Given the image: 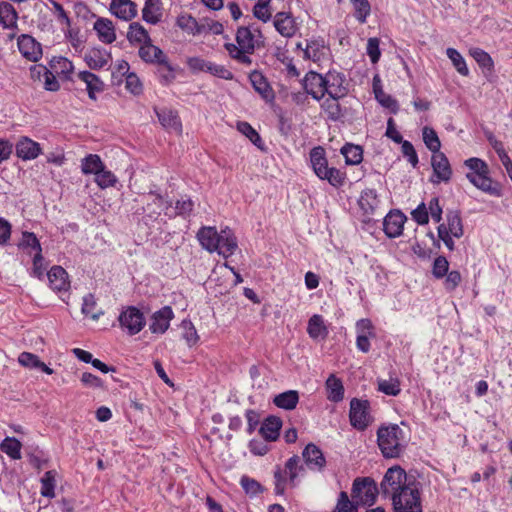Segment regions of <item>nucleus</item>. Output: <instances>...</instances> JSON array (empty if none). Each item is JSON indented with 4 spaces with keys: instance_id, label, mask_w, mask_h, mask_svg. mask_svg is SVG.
I'll use <instances>...</instances> for the list:
<instances>
[{
    "instance_id": "f257e3e1",
    "label": "nucleus",
    "mask_w": 512,
    "mask_h": 512,
    "mask_svg": "<svg viewBox=\"0 0 512 512\" xmlns=\"http://www.w3.org/2000/svg\"><path fill=\"white\" fill-rule=\"evenodd\" d=\"M196 236L203 249L217 252L224 258L233 255L238 248L236 237L228 226H201Z\"/></svg>"
},
{
    "instance_id": "f03ea898",
    "label": "nucleus",
    "mask_w": 512,
    "mask_h": 512,
    "mask_svg": "<svg viewBox=\"0 0 512 512\" xmlns=\"http://www.w3.org/2000/svg\"><path fill=\"white\" fill-rule=\"evenodd\" d=\"M237 45L233 43L225 44L229 55L244 65H251L250 55L254 53L255 48L262 43V34L258 27L254 25L241 26L236 32Z\"/></svg>"
},
{
    "instance_id": "7ed1b4c3",
    "label": "nucleus",
    "mask_w": 512,
    "mask_h": 512,
    "mask_svg": "<svg viewBox=\"0 0 512 512\" xmlns=\"http://www.w3.org/2000/svg\"><path fill=\"white\" fill-rule=\"evenodd\" d=\"M149 197L151 202L147 203L145 211L152 221L165 222L163 219H158L162 212L169 217L173 214L186 217L190 215L194 207V202L186 197L177 200L175 207L168 205V202L159 194L151 193Z\"/></svg>"
},
{
    "instance_id": "20e7f679",
    "label": "nucleus",
    "mask_w": 512,
    "mask_h": 512,
    "mask_svg": "<svg viewBox=\"0 0 512 512\" xmlns=\"http://www.w3.org/2000/svg\"><path fill=\"white\" fill-rule=\"evenodd\" d=\"M404 432L397 424L382 425L377 430L378 447L385 458H397L404 449Z\"/></svg>"
},
{
    "instance_id": "39448f33",
    "label": "nucleus",
    "mask_w": 512,
    "mask_h": 512,
    "mask_svg": "<svg viewBox=\"0 0 512 512\" xmlns=\"http://www.w3.org/2000/svg\"><path fill=\"white\" fill-rule=\"evenodd\" d=\"M304 472L297 455L290 457L283 468L277 466L274 471V491L276 495H284L286 488H294L298 484L299 475Z\"/></svg>"
},
{
    "instance_id": "423d86ee",
    "label": "nucleus",
    "mask_w": 512,
    "mask_h": 512,
    "mask_svg": "<svg viewBox=\"0 0 512 512\" xmlns=\"http://www.w3.org/2000/svg\"><path fill=\"white\" fill-rule=\"evenodd\" d=\"M310 163L313 171L321 180H327L334 187L342 186L345 174L339 169L328 166L325 150L318 146L310 151Z\"/></svg>"
},
{
    "instance_id": "0eeeda50",
    "label": "nucleus",
    "mask_w": 512,
    "mask_h": 512,
    "mask_svg": "<svg viewBox=\"0 0 512 512\" xmlns=\"http://www.w3.org/2000/svg\"><path fill=\"white\" fill-rule=\"evenodd\" d=\"M394 512H422L421 493L414 482L391 499Z\"/></svg>"
},
{
    "instance_id": "6e6552de",
    "label": "nucleus",
    "mask_w": 512,
    "mask_h": 512,
    "mask_svg": "<svg viewBox=\"0 0 512 512\" xmlns=\"http://www.w3.org/2000/svg\"><path fill=\"white\" fill-rule=\"evenodd\" d=\"M378 493L377 484L370 477H358L353 481L351 495L357 504L373 505Z\"/></svg>"
},
{
    "instance_id": "1a4fd4ad",
    "label": "nucleus",
    "mask_w": 512,
    "mask_h": 512,
    "mask_svg": "<svg viewBox=\"0 0 512 512\" xmlns=\"http://www.w3.org/2000/svg\"><path fill=\"white\" fill-rule=\"evenodd\" d=\"M407 482V474L400 466L390 467L380 483V491L385 497L392 499L394 495L404 489V486H409Z\"/></svg>"
},
{
    "instance_id": "9d476101",
    "label": "nucleus",
    "mask_w": 512,
    "mask_h": 512,
    "mask_svg": "<svg viewBox=\"0 0 512 512\" xmlns=\"http://www.w3.org/2000/svg\"><path fill=\"white\" fill-rule=\"evenodd\" d=\"M369 410V401L353 398L350 401V424L357 430H365L372 422V417Z\"/></svg>"
},
{
    "instance_id": "9b49d317",
    "label": "nucleus",
    "mask_w": 512,
    "mask_h": 512,
    "mask_svg": "<svg viewBox=\"0 0 512 512\" xmlns=\"http://www.w3.org/2000/svg\"><path fill=\"white\" fill-rule=\"evenodd\" d=\"M119 324L129 335L138 334L145 326L143 313L134 306L125 308L118 317Z\"/></svg>"
},
{
    "instance_id": "f8f14e48",
    "label": "nucleus",
    "mask_w": 512,
    "mask_h": 512,
    "mask_svg": "<svg viewBox=\"0 0 512 512\" xmlns=\"http://www.w3.org/2000/svg\"><path fill=\"white\" fill-rule=\"evenodd\" d=\"M345 81V77L342 74L336 71H329L325 74V94L334 99L343 98L348 92Z\"/></svg>"
},
{
    "instance_id": "ddd939ff",
    "label": "nucleus",
    "mask_w": 512,
    "mask_h": 512,
    "mask_svg": "<svg viewBox=\"0 0 512 512\" xmlns=\"http://www.w3.org/2000/svg\"><path fill=\"white\" fill-rule=\"evenodd\" d=\"M97 39L103 44H112L117 39L116 27L109 18L98 17L93 23Z\"/></svg>"
},
{
    "instance_id": "4468645a",
    "label": "nucleus",
    "mask_w": 512,
    "mask_h": 512,
    "mask_svg": "<svg viewBox=\"0 0 512 512\" xmlns=\"http://www.w3.org/2000/svg\"><path fill=\"white\" fill-rule=\"evenodd\" d=\"M431 164L433 168L434 177L433 183L448 182L452 176V170L448 158L442 153L438 152L432 155Z\"/></svg>"
},
{
    "instance_id": "2eb2a0df",
    "label": "nucleus",
    "mask_w": 512,
    "mask_h": 512,
    "mask_svg": "<svg viewBox=\"0 0 512 512\" xmlns=\"http://www.w3.org/2000/svg\"><path fill=\"white\" fill-rule=\"evenodd\" d=\"M174 317V312L170 306H164L160 310L153 313L149 329L154 334L165 333L169 326L170 321Z\"/></svg>"
},
{
    "instance_id": "dca6fc26",
    "label": "nucleus",
    "mask_w": 512,
    "mask_h": 512,
    "mask_svg": "<svg viewBox=\"0 0 512 512\" xmlns=\"http://www.w3.org/2000/svg\"><path fill=\"white\" fill-rule=\"evenodd\" d=\"M15 150L17 157L24 161L34 160L42 153L40 144L26 136L19 138Z\"/></svg>"
},
{
    "instance_id": "f3484780",
    "label": "nucleus",
    "mask_w": 512,
    "mask_h": 512,
    "mask_svg": "<svg viewBox=\"0 0 512 512\" xmlns=\"http://www.w3.org/2000/svg\"><path fill=\"white\" fill-rule=\"evenodd\" d=\"M302 457L307 467L314 471H322L326 466V459L322 450L314 443L306 445L302 452Z\"/></svg>"
},
{
    "instance_id": "a211bd4d",
    "label": "nucleus",
    "mask_w": 512,
    "mask_h": 512,
    "mask_svg": "<svg viewBox=\"0 0 512 512\" xmlns=\"http://www.w3.org/2000/svg\"><path fill=\"white\" fill-rule=\"evenodd\" d=\"M305 91L315 100H320L325 95V75L310 71L303 81Z\"/></svg>"
},
{
    "instance_id": "6ab92c4d",
    "label": "nucleus",
    "mask_w": 512,
    "mask_h": 512,
    "mask_svg": "<svg viewBox=\"0 0 512 512\" xmlns=\"http://www.w3.org/2000/svg\"><path fill=\"white\" fill-rule=\"evenodd\" d=\"M109 11L118 19L130 21L137 16V5L132 0H111Z\"/></svg>"
},
{
    "instance_id": "aec40b11",
    "label": "nucleus",
    "mask_w": 512,
    "mask_h": 512,
    "mask_svg": "<svg viewBox=\"0 0 512 512\" xmlns=\"http://www.w3.org/2000/svg\"><path fill=\"white\" fill-rule=\"evenodd\" d=\"M112 60L111 53L105 48L93 47L85 53L84 61L90 69L100 70Z\"/></svg>"
},
{
    "instance_id": "412c9836",
    "label": "nucleus",
    "mask_w": 512,
    "mask_h": 512,
    "mask_svg": "<svg viewBox=\"0 0 512 512\" xmlns=\"http://www.w3.org/2000/svg\"><path fill=\"white\" fill-rule=\"evenodd\" d=\"M20 53L28 60L36 62L42 56L40 43L30 35L22 34L17 41Z\"/></svg>"
},
{
    "instance_id": "4be33fe9",
    "label": "nucleus",
    "mask_w": 512,
    "mask_h": 512,
    "mask_svg": "<svg viewBox=\"0 0 512 512\" xmlns=\"http://www.w3.org/2000/svg\"><path fill=\"white\" fill-rule=\"evenodd\" d=\"M488 174L489 173H467L466 177L478 189L489 195L498 197L501 195V188L498 183L492 181Z\"/></svg>"
},
{
    "instance_id": "5701e85b",
    "label": "nucleus",
    "mask_w": 512,
    "mask_h": 512,
    "mask_svg": "<svg viewBox=\"0 0 512 512\" xmlns=\"http://www.w3.org/2000/svg\"><path fill=\"white\" fill-rule=\"evenodd\" d=\"M250 82L255 91L266 101L273 102L275 94L264 75L259 71H253L249 75Z\"/></svg>"
},
{
    "instance_id": "b1692460",
    "label": "nucleus",
    "mask_w": 512,
    "mask_h": 512,
    "mask_svg": "<svg viewBox=\"0 0 512 512\" xmlns=\"http://www.w3.org/2000/svg\"><path fill=\"white\" fill-rule=\"evenodd\" d=\"M77 78L86 86V91L91 100H96L97 94L104 90V82L90 71H80Z\"/></svg>"
},
{
    "instance_id": "393cba45",
    "label": "nucleus",
    "mask_w": 512,
    "mask_h": 512,
    "mask_svg": "<svg viewBox=\"0 0 512 512\" xmlns=\"http://www.w3.org/2000/svg\"><path fill=\"white\" fill-rule=\"evenodd\" d=\"M47 277L51 289L56 292H66L70 287L68 274L61 266H53L48 272Z\"/></svg>"
},
{
    "instance_id": "a878e982",
    "label": "nucleus",
    "mask_w": 512,
    "mask_h": 512,
    "mask_svg": "<svg viewBox=\"0 0 512 512\" xmlns=\"http://www.w3.org/2000/svg\"><path fill=\"white\" fill-rule=\"evenodd\" d=\"M274 27L279 34L287 38L294 36L298 30L295 19L284 12H279L275 15Z\"/></svg>"
},
{
    "instance_id": "bb28decb",
    "label": "nucleus",
    "mask_w": 512,
    "mask_h": 512,
    "mask_svg": "<svg viewBox=\"0 0 512 512\" xmlns=\"http://www.w3.org/2000/svg\"><path fill=\"white\" fill-rule=\"evenodd\" d=\"M327 50L324 39L312 38L307 41L305 49H303V55L305 59L318 62L325 57Z\"/></svg>"
},
{
    "instance_id": "cd10ccee",
    "label": "nucleus",
    "mask_w": 512,
    "mask_h": 512,
    "mask_svg": "<svg viewBox=\"0 0 512 512\" xmlns=\"http://www.w3.org/2000/svg\"><path fill=\"white\" fill-rule=\"evenodd\" d=\"M163 16V6L161 0H145L142 9V18L145 22L156 25Z\"/></svg>"
},
{
    "instance_id": "c85d7f7f",
    "label": "nucleus",
    "mask_w": 512,
    "mask_h": 512,
    "mask_svg": "<svg viewBox=\"0 0 512 512\" xmlns=\"http://www.w3.org/2000/svg\"><path fill=\"white\" fill-rule=\"evenodd\" d=\"M282 427V421L279 417L269 416L262 423L259 433L266 441H275Z\"/></svg>"
},
{
    "instance_id": "c756f323",
    "label": "nucleus",
    "mask_w": 512,
    "mask_h": 512,
    "mask_svg": "<svg viewBox=\"0 0 512 512\" xmlns=\"http://www.w3.org/2000/svg\"><path fill=\"white\" fill-rule=\"evenodd\" d=\"M138 54L144 62L152 64H158L160 61H164L166 57L165 53L159 47L152 44V41L142 44Z\"/></svg>"
},
{
    "instance_id": "7c9ffc66",
    "label": "nucleus",
    "mask_w": 512,
    "mask_h": 512,
    "mask_svg": "<svg viewBox=\"0 0 512 512\" xmlns=\"http://www.w3.org/2000/svg\"><path fill=\"white\" fill-rule=\"evenodd\" d=\"M327 399L331 402H340L344 398V386L340 378L334 374L329 375L325 382Z\"/></svg>"
},
{
    "instance_id": "2f4dec72",
    "label": "nucleus",
    "mask_w": 512,
    "mask_h": 512,
    "mask_svg": "<svg viewBox=\"0 0 512 512\" xmlns=\"http://www.w3.org/2000/svg\"><path fill=\"white\" fill-rule=\"evenodd\" d=\"M156 114L163 127L174 130L175 132H181L182 124L175 111L163 108L156 110Z\"/></svg>"
},
{
    "instance_id": "473e14b6",
    "label": "nucleus",
    "mask_w": 512,
    "mask_h": 512,
    "mask_svg": "<svg viewBox=\"0 0 512 512\" xmlns=\"http://www.w3.org/2000/svg\"><path fill=\"white\" fill-rule=\"evenodd\" d=\"M18 14L15 8L8 2L0 3V24L5 29L17 27Z\"/></svg>"
},
{
    "instance_id": "72a5a7b5",
    "label": "nucleus",
    "mask_w": 512,
    "mask_h": 512,
    "mask_svg": "<svg viewBox=\"0 0 512 512\" xmlns=\"http://www.w3.org/2000/svg\"><path fill=\"white\" fill-rule=\"evenodd\" d=\"M31 73L33 77L37 75V77H44V88L48 91H58L60 88L59 82L57 81L54 73L49 71L45 66L38 65L34 66L31 69Z\"/></svg>"
},
{
    "instance_id": "f704fd0d",
    "label": "nucleus",
    "mask_w": 512,
    "mask_h": 512,
    "mask_svg": "<svg viewBox=\"0 0 512 512\" xmlns=\"http://www.w3.org/2000/svg\"><path fill=\"white\" fill-rule=\"evenodd\" d=\"M299 402V394L295 390H288L276 395L273 403L281 409L292 410Z\"/></svg>"
},
{
    "instance_id": "c9c22d12",
    "label": "nucleus",
    "mask_w": 512,
    "mask_h": 512,
    "mask_svg": "<svg viewBox=\"0 0 512 512\" xmlns=\"http://www.w3.org/2000/svg\"><path fill=\"white\" fill-rule=\"evenodd\" d=\"M51 69L54 73L67 80H72L74 66L73 63L65 57H54L50 62Z\"/></svg>"
},
{
    "instance_id": "e433bc0d",
    "label": "nucleus",
    "mask_w": 512,
    "mask_h": 512,
    "mask_svg": "<svg viewBox=\"0 0 512 512\" xmlns=\"http://www.w3.org/2000/svg\"><path fill=\"white\" fill-rule=\"evenodd\" d=\"M104 166L103 161L97 154H88L81 160V172L84 175H96L101 172V168Z\"/></svg>"
},
{
    "instance_id": "4c0bfd02",
    "label": "nucleus",
    "mask_w": 512,
    "mask_h": 512,
    "mask_svg": "<svg viewBox=\"0 0 512 512\" xmlns=\"http://www.w3.org/2000/svg\"><path fill=\"white\" fill-rule=\"evenodd\" d=\"M307 333L312 339L326 337L328 332L326 326L324 325L323 317L321 315L315 314L309 319Z\"/></svg>"
},
{
    "instance_id": "58836bf2",
    "label": "nucleus",
    "mask_w": 512,
    "mask_h": 512,
    "mask_svg": "<svg viewBox=\"0 0 512 512\" xmlns=\"http://www.w3.org/2000/svg\"><path fill=\"white\" fill-rule=\"evenodd\" d=\"M127 39L132 44L140 43L141 45L151 41L148 31L138 22L129 25Z\"/></svg>"
},
{
    "instance_id": "ea45409f",
    "label": "nucleus",
    "mask_w": 512,
    "mask_h": 512,
    "mask_svg": "<svg viewBox=\"0 0 512 512\" xmlns=\"http://www.w3.org/2000/svg\"><path fill=\"white\" fill-rule=\"evenodd\" d=\"M19 248L24 250L28 255L33 256L35 253H41V244L34 233L23 232Z\"/></svg>"
},
{
    "instance_id": "a19ab883",
    "label": "nucleus",
    "mask_w": 512,
    "mask_h": 512,
    "mask_svg": "<svg viewBox=\"0 0 512 512\" xmlns=\"http://www.w3.org/2000/svg\"><path fill=\"white\" fill-rule=\"evenodd\" d=\"M22 444L14 437H6L0 444V449L13 460L21 459Z\"/></svg>"
},
{
    "instance_id": "79ce46f5",
    "label": "nucleus",
    "mask_w": 512,
    "mask_h": 512,
    "mask_svg": "<svg viewBox=\"0 0 512 512\" xmlns=\"http://www.w3.org/2000/svg\"><path fill=\"white\" fill-rule=\"evenodd\" d=\"M341 154L348 165H357L363 160V150L359 145L345 144L341 148Z\"/></svg>"
},
{
    "instance_id": "37998d69",
    "label": "nucleus",
    "mask_w": 512,
    "mask_h": 512,
    "mask_svg": "<svg viewBox=\"0 0 512 512\" xmlns=\"http://www.w3.org/2000/svg\"><path fill=\"white\" fill-rule=\"evenodd\" d=\"M378 203V196L374 189H366L361 193L359 206L364 211V213H373Z\"/></svg>"
},
{
    "instance_id": "c03bdc74",
    "label": "nucleus",
    "mask_w": 512,
    "mask_h": 512,
    "mask_svg": "<svg viewBox=\"0 0 512 512\" xmlns=\"http://www.w3.org/2000/svg\"><path fill=\"white\" fill-rule=\"evenodd\" d=\"M55 486H56V471L50 470L45 472L41 478V490L40 493L43 497L54 498L55 497Z\"/></svg>"
},
{
    "instance_id": "a18cd8bd",
    "label": "nucleus",
    "mask_w": 512,
    "mask_h": 512,
    "mask_svg": "<svg viewBox=\"0 0 512 512\" xmlns=\"http://www.w3.org/2000/svg\"><path fill=\"white\" fill-rule=\"evenodd\" d=\"M469 54L482 69H485L489 72L493 70V60L486 51L481 48L474 47L469 50Z\"/></svg>"
},
{
    "instance_id": "49530a36",
    "label": "nucleus",
    "mask_w": 512,
    "mask_h": 512,
    "mask_svg": "<svg viewBox=\"0 0 512 512\" xmlns=\"http://www.w3.org/2000/svg\"><path fill=\"white\" fill-rule=\"evenodd\" d=\"M81 311L84 315L90 316L93 320H98L103 315L102 310L97 309V302L93 294H87L83 297Z\"/></svg>"
},
{
    "instance_id": "de8ad7c7",
    "label": "nucleus",
    "mask_w": 512,
    "mask_h": 512,
    "mask_svg": "<svg viewBox=\"0 0 512 512\" xmlns=\"http://www.w3.org/2000/svg\"><path fill=\"white\" fill-rule=\"evenodd\" d=\"M423 141L426 147L433 153L440 152L441 142L436 131L428 126H425L422 130Z\"/></svg>"
},
{
    "instance_id": "09e8293b",
    "label": "nucleus",
    "mask_w": 512,
    "mask_h": 512,
    "mask_svg": "<svg viewBox=\"0 0 512 512\" xmlns=\"http://www.w3.org/2000/svg\"><path fill=\"white\" fill-rule=\"evenodd\" d=\"M157 75L160 82L164 85L171 83L175 79V68L169 63L167 56L164 61L157 64Z\"/></svg>"
},
{
    "instance_id": "8fccbe9b",
    "label": "nucleus",
    "mask_w": 512,
    "mask_h": 512,
    "mask_svg": "<svg viewBox=\"0 0 512 512\" xmlns=\"http://www.w3.org/2000/svg\"><path fill=\"white\" fill-rule=\"evenodd\" d=\"M446 55L451 60L454 68L459 74L462 76L469 75V69L464 57L455 48H447Z\"/></svg>"
},
{
    "instance_id": "3c124183",
    "label": "nucleus",
    "mask_w": 512,
    "mask_h": 512,
    "mask_svg": "<svg viewBox=\"0 0 512 512\" xmlns=\"http://www.w3.org/2000/svg\"><path fill=\"white\" fill-rule=\"evenodd\" d=\"M177 26L188 34L198 35L199 22L189 14H182L177 17Z\"/></svg>"
},
{
    "instance_id": "603ef678",
    "label": "nucleus",
    "mask_w": 512,
    "mask_h": 512,
    "mask_svg": "<svg viewBox=\"0 0 512 512\" xmlns=\"http://www.w3.org/2000/svg\"><path fill=\"white\" fill-rule=\"evenodd\" d=\"M95 183L101 188L106 189L114 187L118 181L117 177L110 170H107L105 165L101 168V172H98L94 177Z\"/></svg>"
},
{
    "instance_id": "864d4df0",
    "label": "nucleus",
    "mask_w": 512,
    "mask_h": 512,
    "mask_svg": "<svg viewBox=\"0 0 512 512\" xmlns=\"http://www.w3.org/2000/svg\"><path fill=\"white\" fill-rule=\"evenodd\" d=\"M354 9V17L361 24L366 23L368 16L371 13V6L368 0H354L350 1Z\"/></svg>"
},
{
    "instance_id": "5fc2aeb1",
    "label": "nucleus",
    "mask_w": 512,
    "mask_h": 512,
    "mask_svg": "<svg viewBox=\"0 0 512 512\" xmlns=\"http://www.w3.org/2000/svg\"><path fill=\"white\" fill-rule=\"evenodd\" d=\"M240 485L250 497H255L264 491V487L257 480L247 475H243L240 478Z\"/></svg>"
},
{
    "instance_id": "6e6d98bb",
    "label": "nucleus",
    "mask_w": 512,
    "mask_h": 512,
    "mask_svg": "<svg viewBox=\"0 0 512 512\" xmlns=\"http://www.w3.org/2000/svg\"><path fill=\"white\" fill-rule=\"evenodd\" d=\"M357 505V503L349 499L347 492L341 491L333 512H357Z\"/></svg>"
},
{
    "instance_id": "4d7b16f0",
    "label": "nucleus",
    "mask_w": 512,
    "mask_h": 512,
    "mask_svg": "<svg viewBox=\"0 0 512 512\" xmlns=\"http://www.w3.org/2000/svg\"><path fill=\"white\" fill-rule=\"evenodd\" d=\"M378 390L389 396H397L401 392L400 381L397 378L378 380Z\"/></svg>"
},
{
    "instance_id": "13d9d810",
    "label": "nucleus",
    "mask_w": 512,
    "mask_h": 512,
    "mask_svg": "<svg viewBox=\"0 0 512 512\" xmlns=\"http://www.w3.org/2000/svg\"><path fill=\"white\" fill-rule=\"evenodd\" d=\"M237 129L240 133L245 135L256 147L262 148V139L259 133L248 123L239 122Z\"/></svg>"
},
{
    "instance_id": "bf43d9fd",
    "label": "nucleus",
    "mask_w": 512,
    "mask_h": 512,
    "mask_svg": "<svg viewBox=\"0 0 512 512\" xmlns=\"http://www.w3.org/2000/svg\"><path fill=\"white\" fill-rule=\"evenodd\" d=\"M339 99L329 98L326 99L323 104L322 108L327 114L328 118L330 120L336 121L342 116L341 107L338 103Z\"/></svg>"
},
{
    "instance_id": "052dcab7",
    "label": "nucleus",
    "mask_w": 512,
    "mask_h": 512,
    "mask_svg": "<svg viewBox=\"0 0 512 512\" xmlns=\"http://www.w3.org/2000/svg\"><path fill=\"white\" fill-rule=\"evenodd\" d=\"M199 30L201 31L198 32V35H205L208 33L220 35L224 31V27L218 21L203 19L201 22H199Z\"/></svg>"
},
{
    "instance_id": "680f3d73",
    "label": "nucleus",
    "mask_w": 512,
    "mask_h": 512,
    "mask_svg": "<svg viewBox=\"0 0 512 512\" xmlns=\"http://www.w3.org/2000/svg\"><path fill=\"white\" fill-rule=\"evenodd\" d=\"M270 1L271 0H258L253 7L254 17L263 21L264 23L271 19V11L269 9Z\"/></svg>"
},
{
    "instance_id": "e2e57ef3",
    "label": "nucleus",
    "mask_w": 512,
    "mask_h": 512,
    "mask_svg": "<svg viewBox=\"0 0 512 512\" xmlns=\"http://www.w3.org/2000/svg\"><path fill=\"white\" fill-rule=\"evenodd\" d=\"M449 272V262L445 256H437L432 265V275L436 279H442Z\"/></svg>"
},
{
    "instance_id": "0e129e2a",
    "label": "nucleus",
    "mask_w": 512,
    "mask_h": 512,
    "mask_svg": "<svg viewBox=\"0 0 512 512\" xmlns=\"http://www.w3.org/2000/svg\"><path fill=\"white\" fill-rule=\"evenodd\" d=\"M374 92H375L376 99L383 107L390 109L393 113L397 112L398 104L394 98H392L390 95L385 94L381 90H377L375 85H374Z\"/></svg>"
},
{
    "instance_id": "69168bd1",
    "label": "nucleus",
    "mask_w": 512,
    "mask_h": 512,
    "mask_svg": "<svg viewBox=\"0 0 512 512\" xmlns=\"http://www.w3.org/2000/svg\"><path fill=\"white\" fill-rule=\"evenodd\" d=\"M46 270V264L41 253H35L32 256V270L31 275L41 279L44 276Z\"/></svg>"
},
{
    "instance_id": "338daca9",
    "label": "nucleus",
    "mask_w": 512,
    "mask_h": 512,
    "mask_svg": "<svg viewBox=\"0 0 512 512\" xmlns=\"http://www.w3.org/2000/svg\"><path fill=\"white\" fill-rule=\"evenodd\" d=\"M380 41L376 37L369 38L366 46V53L373 64L377 63L381 56L379 48Z\"/></svg>"
},
{
    "instance_id": "774afa93",
    "label": "nucleus",
    "mask_w": 512,
    "mask_h": 512,
    "mask_svg": "<svg viewBox=\"0 0 512 512\" xmlns=\"http://www.w3.org/2000/svg\"><path fill=\"white\" fill-rule=\"evenodd\" d=\"M445 277L443 285L447 292H453L462 281V276L457 270L448 272Z\"/></svg>"
}]
</instances>
